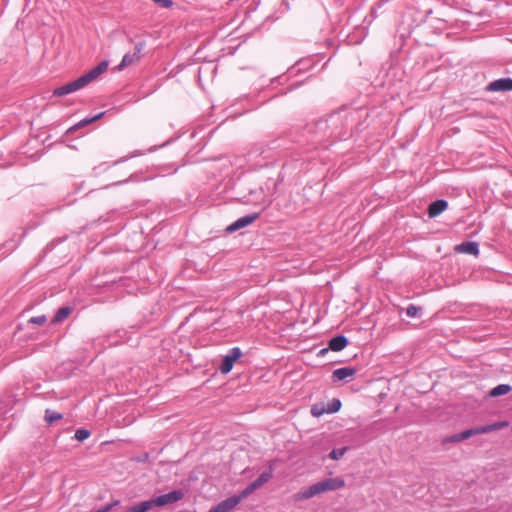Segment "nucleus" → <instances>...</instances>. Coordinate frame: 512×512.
Segmentation results:
<instances>
[{"label":"nucleus","instance_id":"17","mask_svg":"<svg viewBox=\"0 0 512 512\" xmlns=\"http://www.w3.org/2000/svg\"><path fill=\"white\" fill-rule=\"evenodd\" d=\"M71 312H72L71 307L65 306V307L59 308L53 317V322L59 323V322L64 321L71 314Z\"/></svg>","mask_w":512,"mask_h":512},{"label":"nucleus","instance_id":"12","mask_svg":"<svg viewBox=\"0 0 512 512\" xmlns=\"http://www.w3.org/2000/svg\"><path fill=\"white\" fill-rule=\"evenodd\" d=\"M356 374V369L352 367H342L333 371L332 380L333 382L347 381Z\"/></svg>","mask_w":512,"mask_h":512},{"label":"nucleus","instance_id":"6","mask_svg":"<svg viewBox=\"0 0 512 512\" xmlns=\"http://www.w3.org/2000/svg\"><path fill=\"white\" fill-rule=\"evenodd\" d=\"M242 355L241 349L239 347H233L229 350V353L223 357L222 363L220 365V371L223 374L229 373L236 360H238Z\"/></svg>","mask_w":512,"mask_h":512},{"label":"nucleus","instance_id":"29","mask_svg":"<svg viewBox=\"0 0 512 512\" xmlns=\"http://www.w3.org/2000/svg\"><path fill=\"white\" fill-rule=\"evenodd\" d=\"M125 160H126V158H122V159H120V160H117V161H115V162L113 163V165H117V164H119V163H121V162H123V161H125Z\"/></svg>","mask_w":512,"mask_h":512},{"label":"nucleus","instance_id":"9","mask_svg":"<svg viewBox=\"0 0 512 512\" xmlns=\"http://www.w3.org/2000/svg\"><path fill=\"white\" fill-rule=\"evenodd\" d=\"M456 253L460 254H468L473 256L479 255V245L474 241H465L455 246L454 248Z\"/></svg>","mask_w":512,"mask_h":512},{"label":"nucleus","instance_id":"23","mask_svg":"<svg viewBox=\"0 0 512 512\" xmlns=\"http://www.w3.org/2000/svg\"><path fill=\"white\" fill-rule=\"evenodd\" d=\"M326 413V407L323 404H315L311 408V414L314 417H320Z\"/></svg>","mask_w":512,"mask_h":512},{"label":"nucleus","instance_id":"10","mask_svg":"<svg viewBox=\"0 0 512 512\" xmlns=\"http://www.w3.org/2000/svg\"><path fill=\"white\" fill-rule=\"evenodd\" d=\"M238 504V500L234 496H231L219 502L208 512H231Z\"/></svg>","mask_w":512,"mask_h":512},{"label":"nucleus","instance_id":"18","mask_svg":"<svg viewBox=\"0 0 512 512\" xmlns=\"http://www.w3.org/2000/svg\"><path fill=\"white\" fill-rule=\"evenodd\" d=\"M511 386L508 385V384H500L496 387H494L491 392H490V395L493 396V397H497V396H501V395H505L507 394L508 392L511 391Z\"/></svg>","mask_w":512,"mask_h":512},{"label":"nucleus","instance_id":"1","mask_svg":"<svg viewBox=\"0 0 512 512\" xmlns=\"http://www.w3.org/2000/svg\"><path fill=\"white\" fill-rule=\"evenodd\" d=\"M107 68L108 61H101L97 66H95L86 74L80 76L76 80L54 89L53 96L62 97L84 88L89 83L97 79L102 73H104L107 70Z\"/></svg>","mask_w":512,"mask_h":512},{"label":"nucleus","instance_id":"2","mask_svg":"<svg viewBox=\"0 0 512 512\" xmlns=\"http://www.w3.org/2000/svg\"><path fill=\"white\" fill-rule=\"evenodd\" d=\"M345 487V480L341 477L334 478H326L322 481H319L309 487L302 488L298 491L294 498L296 501H303L311 499L315 496H318L322 493L329 491L340 490Z\"/></svg>","mask_w":512,"mask_h":512},{"label":"nucleus","instance_id":"30","mask_svg":"<svg viewBox=\"0 0 512 512\" xmlns=\"http://www.w3.org/2000/svg\"><path fill=\"white\" fill-rule=\"evenodd\" d=\"M127 182H128V179H127V180H124V181L117 182V183H115L114 185H120V184L127 183Z\"/></svg>","mask_w":512,"mask_h":512},{"label":"nucleus","instance_id":"3","mask_svg":"<svg viewBox=\"0 0 512 512\" xmlns=\"http://www.w3.org/2000/svg\"><path fill=\"white\" fill-rule=\"evenodd\" d=\"M507 425H508L507 422H495V423L489 424V425H482V426L474 427V428L462 431L460 433L454 434V435L446 438L443 442L448 443V442L463 441V440H466L474 435L485 434V433H489V432H492L495 430H499L503 427H506Z\"/></svg>","mask_w":512,"mask_h":512},{"label":"nucleus","instance_id":"13","mask_svg":"<svg viewBox=\"0 0 512 512\" xmlns=\"http://www.w3.org/2000/svg\"><path fill=\"white\" fill-rule=\"evenodd\" d=\"M448 207V202L444 199H439L432 202L428 207V215L430 218L437 217Z\"/></svg>","mask_w":512,"mask_h":512},{"label":"nucleus","instance_id":"27","mask_svg":"<svg viewBox=\"0 0 512 512\" xmlns=\"http://www.w3.org/2000/svg\"><path fill=\"white\" fill-rule=\"evenodd\" d=\"M152 1L163 8H169L173 5L172 0H152Z\"/></svg>","mask_w":512,"mask_h":512},{"label":"nucleus","instance_id":"19","mask_svg":"<svg viewBox=\"0 0 512 512\" xmlns=\"http://www.w3.org/2000/svg\"><path fill=\"white\" fill-rule=\"evenodd\" d=\"M255 490L257 489L253 486L252 483H250L246 488L241 490L239 494L233 496L238 500V503H240L243 499L247 498Z\"/></svg>","mask_w":512,"mask_h":512},{"label":"nucleus","instance_id":"14","mask_svg":"<svg viewBox=\"0 0 512 512\" xmlns=\"http://www.w3.org/2000/svg\"><path fill=\"white\" fill-rule=\"evenodd\" d=\"M274 471V462H270L268 465V469L263 471L260 476L251 482L256 489L262 487L265 483H267L273 477Z\"/></svg>","mask_w":512,"mask_h":512},{"label":"nucleus","instance_id":"20","mask_svg":"<svg viewBox=\"0 0 512 512\" xmlns=\"http://www.w3.org/2000/svg\"><path fill=\"white\" fill-rule=\"evenodd\" d=\"M341 408V401L338 398H333L326 406V413H336Z\"/></svg>","mask_w":512,"mask_h":512},{"label":"nucleus","instance_id":"28","mask_svg":"<svg viewBox=\"0 0 512 512\" xmlns=\"http://www.w3.org/2000/svg\"><path fill=\"white\" fill-rule=\"evenodd\" d=\"M119 501H115L114 503L107 504L104 507L94 511V512H109L115 505H118Z\"/></svg>","mask_w":512,"mask_h":512},{"label":"nucleus","instance_id":"7","mask_svg":"<svg viewBox=\"0 0 512 512\" xmlns=\"http://www.w3.org/2000/svg\"><path fill=\"white\" fill-rule=\"evenodd\" d=\"M486 90L489 92L512 91V78H500L488 84Z\"/></svg>","mask_w":512,"mask_h":512},{"label":"nucleus","instance_id":"5","mask_svg":"<svg viewBox=\"0 0 512 512\" xmlns=\"http://www.w3.org/2000/svg\"><path fill=\"white\" fill-rule=\"evenodd\" d=\"M184 497V492L182 490H174L166 494H162L160 496H157L152 500L153 506L156 507H162L168 504H172L175 502H178L182 500Z\"/></svg>","mask_w":512,"mask_h":512},{"label":"nucleus","instance_id":"21","mask_svg":"<svg viewBox=\"0 0 512 512\" xmlns=\"http://www.w3.org/2000/svg\"><path fill=\"white\" fill-rule=\"evenodd\" d=\"M348 451V447H342L340 449H333L330 453H329V458L332 459V460H339L341 459L345 453Z\"/></svg>","mask_w":512,"mask_h":512},{"label":"nucleus","instance_id":"16","mask_svg":"<svg viewBox=\"0 0 512 512\" xmlns=\"http://www.w3.org/2000/svg\"><path fill=\"white\" fill-rule=\"evenodd\" d=\"M153 507L154 506H153L152 500L150 499V500L142 501V502L128 508L126 512H147L150 509H152Z\"/></svg>","mask_w":512,"mask_h":512},{"label":"nucleus","instance_id":"24","mask_svg":"<svg viewBox=\"0 0 512 512\" xmlns=\"http://www.w3.org/2000/svg\"><path fill=\"white\" fill-rule=\"evenodd\" d=\"M90 436V431L87 429H78L75 432V438L78 441H84Z\"/></svg>","mask_w":512,"mask_h":512},{"label":"nucleus","instance_id":"15","mask_svg":"<svg viewBox=\"0 0 512 512\" xmlns=\"http://www.w3.org/2000/svg\"><path fill=\"white\" fill-rule=\"evenodd\" d=\"M104 115V112H101V113H98L97 115L93 116V117H89V118H84L82 119L81 121H79L77 124H75L74 126L70 127L68 129V133H73L74 131L88 125V124H91L92 122L100 119L102 116Z\"/></svg>","mask_w":512,"mask_h":512},{"label":"nucleus","instance_id":"22","mask_svg":"<svg viewBox=\"0 0 512 512\" xmlns=\"http://www.w3.org/2000/svg\"><path fill=\"white\" fill-rule=\"evenodd\" d=\"M61 418H62V414H60L58 412H54L49 409H47L45 411V420L50 424L55 422L56 420H60Z\"/></svg>","mask_w":512,"mask_h":512},{"label":"nucleus","instance_id":"25","mask_svg":"<svg viewBox=\"0 0 512 512\" xmlns=\"http://www.w3.org/2000/svg\"><path fill=\"white\" fill-rule=\"evenodd\" d=\"M420 308L416 307L415 305H409L406 309V314L409 316V317H416L418 312H419Z\"/></svg>","mask_w":512,"mask_h":512},{"label":"nucleus","instance_id":"26","mask_svg":"<svg viewBox=\"0 0 512 512\" xmlns=\"http://www.w3.org/2000/svg\"><path fill=\"white\" fill-rule=\"evenodd\" d=\"M30 323L36 324V325H43L46 322V316L40 315L30 318Z\"/></svg>","mask_w":512,"mask_h":512},{"label":"nucleus","instance_id":"8","mask_svg":"<svg viewBox=\"0 0 512 512\" xmlns=\"http://www.w3.org/2000/svg\"><path fill=\"white\" fill-rule=\"evenodd\" d=\"M258 217H259V213H253V214H249V215L240 217L235 222H233L231 225H229L226 230L230 233L235 232L239 229H242V228L252 224Z\"/></svg>","mask_w":512,"mask_h":512},{"label":"nucleus","instance_id":"11","mask_svg":"<svg viewBox=\"0 0 512 512\" xmlns=\"http://www.w3.org/2000/svg\"><path fill=\"white\" fill-rule=\"evenodd\" d=\"M348 345V339L344 335H338L333 337L329 341V349L332 351H341ZM328 351V348H324L320 351V354H324Z\"/></svg>","mask_w":512,"mask_h":512},{"label":"nucleus","instance_id":"4","mask_svg":"<svg viewBox=\"0 0 512 512\" xmlns=\"http://www.w3.org/2000/svg\"><path fill=\"white\" fill-rule=\"evenodd\" d=\"M144 48H145L144 41H140V42L136 43L134 46V51L128 52L123 56L121 62L116 67V70L122 71L123 69H125L128 66L138 63L142 57V51L144 50Z\"/></svg>","mask_w":512,"mask_h":512}]
</instances>
